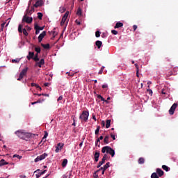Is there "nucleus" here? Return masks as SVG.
<instances>
[{
    "label": "nucleus",
    "mask_w": 178,
    "mask_h": 178,
    "mask_svg": "<svg viewBox=\"0 0 178 178\" xmlns=\"http://www.w3.org/2000/svg\"><path fill=\"white\" fill-rule=\"evenodd\" d=\"M62 99H63V97L60 96V97L58 98L57 101H58V102L62 101Z\"/></svg>",
    "instance_id": "3c124183"
},
{
    "label": "nucleus",
    "mask_w": 178,
    "mask_h": 178,
    "mask_svg": "<svg viewBox=\"0 0 178 178\" xmlns=\"http://www.w3.org/2000/svg\"><path fill=\"white\" fill-rule=\"evenodd\" d=\"M67 19V18L63 17L62 20L60 22V26H63V24H65Z\"/></svg>",
    "instance_id": "bb28decb"
},
{
    "label": "nucleus",
    "mask_w": 178,
    "mask_h": 178,
    "mask_svg": "<svg viewBox=\"0 0 178 178\" xmlns=\"http://www.w3.org/2000/svg\"><path fill=\"white\" fill-rule=\"evenodd\" d=\"M161 94H163V95H166V91L165 90V89H163L162 90H161Z\"/></svg>",
    "instance_id": "603ef678"
},
{
    "label": "nucleus",
    "mask_w": 178,
    "mask_h": 178,
    "mask_svg": "<svg viewBox=\"0 0 178 178\" xmlns=\"http://www.w3.org/2000/svg\"><path fill=\"white\" fill-rule=\"evenodd\" d=\"M97 173H98V172H97V171L95 172L94 175H93L94 178H98V175Z\"/></svg>",
    "instance_id": "a18cd8bd"
},
{
    "label": "nucleus",
    "mask_w": 178,
    "mask_h": 178,
    "mask_svg": "<svg viewBox=\"0 0 178 178\" xmlns=\"http://www.w3.org/2000/svg\"><path fill=\"white\" fill-rule=\"evenodd\" d=\"M95 45L97 47V48L99 49V48H101V47L102 46V42L99 41V40H97L95 42Z\"/></svg>",
    "instance_id": "f3484780"
},
{
    "label": "nucleus",
    "mask_w": 178,
    "mask_h": 178,
    "mask_svg": "<svg viewBox=\"0 0 178 178\" xmlns=\"http://www.w3.org/2000/svg\"><path fill=\"white\" fill-rule=\"evenodd\" d=\"M34 58V52L29 51V55L26 56L28 60H31Z\"/></svg>",
    "instance_id": "f8f14e48"
},
{
    "label": "nucleus",
    "mask_w": 178,
    "mask_h": 178,
    "mask_svg": "<svg viewBox=\"0 0 178 178\" xmlns=\"http://www.w3.org/2000/svg\"><path fill=\"white\" fill-rule=\"evenodd\" d=\"M100 152L98 150H96L94 154V157H95V162H98V161H99V155H100Z\"/></svg>",
    "instance_id": "6e6552de"
},
{
    "label": "nucleus",
    "mask_w": 178,
    "mask_h": 178,
    "mask_svg": "<svg viewBox=\"0 0 178 178\" xmlns=\"http://www.w3.org/2000/svg\"><path fill=\"white\" fill-rule=\"evenodd\" d=\"M66 165H67V159H65L62 162V166L66 168Z\"/></svg>",
    "instance_id": "412c9836"
},
{
    "label": "nucleus",
    "mask_w": 178,
    "mask_h": 178,
    "mask_svg": "<svg viewBox=\"0 0 178 178\" xmlns=\"http://www.w3.org/2000/svg\"><path fill=\"white\" fill-rule=\"evenodd\" d=\"M46 156H48V154L44 153L40 156H38L36 159H35V162H40V161H42L45 159Z\"/></svg>",
    "instance_id": "39448f33"
},
{
    "label": "nucleus",
    "mask_w": 178,
    "mask_h": 178,
    "mask_svg": "<svg viewBox=\"0 0 178 178\" xmlns=\"http://www.w3.org/2000/svg\"><path fill=\"white\" fill-rule=\"evenodd\" d=\"M25 27H26L27 31H31V27H30V26H26Z\"/></svg>",
    "instance_id": "49530a36"
},
{
    "label": "nucleus",
    "mask_w": 178,
    "mask_h": 178,
    "mask_svg": "<svg viewBox=\"0 0 178 178\" xmlns=\"http://www.w3.org/2000/svg\"><path fill=\"white\" fill-rule=\"evenodd\" d=\"M4 165H9V163L6 162L5 159H1L0 161V166H3Z\"/></svg>",
    "instance_id": "a211bd4d"
},
{
    "label": "nucleus",
    "mask_w": 178,
    "mask_h": 178,
    "mask_svg": "<svg viewBox=\"0 0 178 178\" xmlns=\"http://www.w3.org/2000/svg\"><path fill=\"white\" fill-rule=\"evenodd\" d=\"M31 87H35L38 90H40V91H41V90H42L41 86H38L35 83H31Z\"/></svg>",
    "instance_id": "dca6fc26"
},
{
    "label": "nucleus",
    "mask_w": 178,
    "mask_h": 178,
    "mask_svg": "<svg viewBox=\"0 0 178 178\" xmlns=\"http://www.w3.org/2000/svg\"><path fill=\"white\" fill-rule=\"evenodd\" d=\"M35 27H36L37 29H38L39 31H42V30H44V26H38V24H35Z\"/></svg>",
    "instance_id": "7c9ffc66"
},
{
    "label": "nucleus",
    "mask_w": 178,
    "mask_h": 178,
    "mask_svg": "<svg viewBox=\"0 0 178 178\" xmlns=\"http://www.w3.org/2000/svg\"><path fill=\"white\" fill-rule=\"evenodd\" d=\"M120 27H123V23L118 22L115 24L114 29H120Z\"/></svg>",
    "instance_id": "2eb2a0df"
},
{
    "label": "nucleus",
    "mask_w": 178,
    "mask_h": 178,
    "mask_svg": "<svg viewBox=\"0 0 178 178\" xmlns=\"http://www.w3.org/2000/svg\"><path fill=\"white\" fill-rule=\"evenodd\" d=\"M23 27V24H19L18 26V32L19 33H23V29H22Z\"/></svg>",
    "instance_id": "cd10ccee"
},
{
    "label": "nucleus",
    "mask_w": 178,
    "mask_h": 178,
    "mask_svg": "<svg viewBox=\"0 0 178 178\" xmlns=\"http://www.w3.org/2000/svg\"><path fill=\"white\" fill-rule=\"evenodd\" d=\"M111 33H112V34H113L114 35H117V34H118V31H116V30H112V31H111Z\"/></svg>",
    "instance_id": "79ce46f5"
},
{
    "label": "nucleus",
    "mask_w": 178,
    "mask_h": 178,
    "mask_svg": "<svg viewBox=\"0 0 178 178\" xmlns=\"http://www.w3.org/2000/svg\"><path fill=\"white\" fill-rule=\"evenodd\" d=\"M47 35V31H44L42 33H40L38 36V42H41L42 41L44 37Z\"/></svg>",
    "instance_id": "1a4fd4ad"
},
{
    "label": "nucleus",
    "mask_w": 178,
    "mask_h": 178,
    "mask_svg": "<svg viewBox=\"0 0 178 178\" xmlns=\"http://www.w3.org/2000/svg\"><path fill=\"white\" fill-rule=\"evenodd\" d=\"M34 29L35 30V34L36 35L40 34V31H39L38 28H37L35 26H34Z\"/></svg>",
    "instance_id": "ea45409f"
},
{
    "label": "nucleus",
    "mask_w": 178,
    "mask_h": 178,
    "mask_svg": "<svg viewBox=\"0 0 178 178\" xmlns=\"http://www.w3.org/2000/svg\"><path fill=\"white\" fill-rule=\"evenodd\" d=\"M41 46L42 47V48H44V49H49V44H41Z\"/></svg>",
    "instance_id": "4be33fe9"
},
{
    "label": "nucleus",
    "mask_w": 178,
    "mask_h": 178,
    "mask_svg": "<svg viewBox=\"0 0 178 178\" xmlns=\"http://www.w3.org/2000/svg\"><path fill=\"white\" fill-rule=\"evenodd\" d=\"M44 87H48L49 86V83H44Z\"/></svg>",
    "instance_id": "0e129e2a"
},
{
    "label": "nucleus",
    "mask_w": 178,
    "mask_h": 178,
    "mask_svg": "<svg viewBox=\"0 0 178 178\" xmlns=\"http://www.w3.org/2000/svg\"><path fill=\"white\" fill-rule=\"evenodd\" d=\"M67 16H69V11H67L63 17H65V19H67Z\"/></svg>",
    "instance_id": "37998d69"
},
{
    "label": "nucleus",
    "mask_w": 178,
    "mask_h": 178,
    "mask_svg": "<svg viewBox=\"0 0 178 178\" xmlns=\"http://www.w3.org/2000/svg\"><path fill=\"white\" fill-rule=\"evenodd\" d=\"M5 24H6V22H3V24H1L2 29L5 27Z\"/></svg>",
    "instance_id": "e2e57ef3"
},
{
    "label": "nucleus",
    "mask_w": 178,
    "mask_h": 178,
    "mask_svg": "<svg viewBox=\"0 0 178 178\" xmlns=\"http://www.w3.org/2000/svg\"><path fill=\"white\" fill-rule=\"evenodd\" d=\"M156 173L159 175V177H162V176L164 175L163 170H162L161 168L156 169Z\"/></svg>",
    "instance_id": "ddd939ff"
},
{
    "label": "nucleus",
    "mask_w": 178,
    "mask_h": 178,
    "mask_svg": "<svg viewBox=\"0 0 178 178\" xmlns=\"http://www.w3.org/2000/svg\"><path fill=\"white\" fill-rule=\"evenodd\" d=\"M76 15L78 16H81V8H78L77 12H76Z\"/></svg>",
    "instance_id": "58836bf2"
},
{
    "label": "nucleus",
    "mask_w": 178,
    "mask_h": 178,
    "mask_svg": "<svg viewBox=\"0 0 178 178\" xmlns=\"http://www.w3.org/2000/svg\"><path fill=\"white\" fill-rule=\"evenodd\" d=\"M162 169H163V170H165V172H169V170H170V168L165 165H162Z\"/></svg>",
    "instance_id": "aec40b11"
},
{
    "label": "nucleus",
    "mask_w": 178,
    "mask_h": 178,
    "mask_svg": "<svg viewBox=\"0 0 178 178\" xmlns=\"http://www.w3.org/2000/svg\"><path fill=\"white\" fill-rule=\"evenodd\" d=\"M35 52H37L38 54H40L41 53V47H38L35 48Z\"/></svg>",
    "instance_id": "473e14b6"
},
{
    "label": "nucleus",
    "mask_w": 178,
    "mask_h": 178,
    "mask_svg": "<svg viewBox=\"0 0 178 178\" xmlns=\"http://www.w3.org/2000/svg\"><path fill=\"white\" fill-rule=\"evenodd\" d=\"M100 129H101V127H99V126H97V129H96V130H95V136H98V134H99V130H100Z\"/></svg>",
    "instance_id": "393cba45"
},
{
    "label": "nucleus",
    "mask_w": 178,
    "mask_h": 178,
    "mask_svg": "<svg viewBox=\"0 0 178 178\" xmlns=\"http://www.w3.org/2000/svg\"><path fill=\"white\" fill-rule=\"evenodd\" d=\"M19 177L20 178H26V175H20Z\"/></svg>",
    "instance_id": "774afa93"
},
{
    "label": "nucleus",
    "mask_w": 178,
    "mask_h": 178,
    "mask_svg": "<svg viewBox=\"0 0 178 178\" xmlns=\"http://www.w3.org/2000/svg\"><path fill=\"white\" fill-rule=\"evenodd\" d=\"M13 158H17L18 159H22V156L18 154H14Z\"/></svg>",
    "instance_id": "4c0bfd02"
},
{
    "label": "nucleus",
    "mask_w": 178,
    "mask_h": 178,
    "mask_svg": "<svg viewBox=\"0 0 178 178\" xmlns=\"http://www.w3.org/2000/svg\"><path fill=\"white\" fill-rule=\"evenodd\" d=\"M104 69H105V66H102L100 69V70L99 71L98 74H102V73H104Z\"/></svg>",
    "instance_id": "c9c22d12"
},
{
    "label": "nucleus",
    "mask_w": 178,
    "mask_h": 178,
    "mask_svg": "<svg viewBox=\"0 0 178 178\" xmlns=\"http://www.w3.org/2000/svg\"><path fill=\"white\" fill-rule=\"evenodd\" d=\"M106 129H109V127H111V120H106Z\"/></svg>",
    "instance_id": "b1692460"
},
{
    "label": "nucleus",
    "mask_w": 178,
    "mask_h": 178,
    "mask_svg": "<svg viewBox=\"0 0 178 178\" xmlns=\"http://www.w3.org/2000/svg\"><path fill=\"white\" fill-rule=\"evenodd\" d=\"M22 79H23V76H21V75H19V76L18 79H17V81H20L22 80Z\"/></svg>",
    "instance_id": "6e6d98bb"
},
{
    "label": "nucleus",
    "mask_w": 178,
    "mask_h": 178,
    "mask_svg": "<svg viewBox=\"0 0 178 178\" xmlns=\"http://www.w3.org/2000/svg\"><path fill=\"white\" fill-rule=\"evenodd\" d=\"M62 148H63V145H62V143H58L57 146L56 147L55 152H59Z\"/></svg>",
    "instance_id": "9b49d317"
},
{
    "label": "nucleus",
    "mask_w": 178,
    "mask_h": 178,
    "mask_svg": "<svg viewBox=\"0 0 178 178\" xmlns=\"http://www.w3.org/2000/svg\"><path fill=\"white\" fill-rule=\"evenodd\" d=\"M55 35H56V32L55 31H53V38H55Z\"/></svg>",
    "instance_id": "680f3d73"
},
{
    "label": "nucleus",
    "mask_w": 178,
    "mask_h": 178,
    "mask_svg": "<svg viewBox=\"0 0 178 178\" xmlns=\"http://www.w3.org/2000/svg\"><path fill=\"white\" fill-rule=\"evenodd\" d=\"M104 144H109V136H106L104 138Z\"/></svg>",
    "instance_id": "6ab92c4d"
},
{
    "label": "nucleus",
    "mask_w": 178,
    "mask_h": 178,
    "mask_svg": "<svg viewBox=\"0 0 178 178\" xmlns=\"http://www.w3.org/2000/svg\"><path fill=\"white\" fill-rule=\"evenodd\" d=\"M97 98L99 99H101V101H105V99L103 97H102L101 95H98Z\"/></svg>",
    "instance_id": "a19ab883"
},
{
    "label": "nucleus",
    "mask_w": 178,
    "mask_h": 178,
    "mask_svg": "<svg viewBox=\"0 0 178 178\" xmlns=\"http://www.w3.org/2000/svg\"><path fill=\"white\" fill-rule=\"evenodd\" d=\"M22 33L24 35H25V37H27V35H29V33H27V30L26 29H22Z\"/></svg>",
    "instance_id": "c756f323"
},
{
    "label": "nucleus",
    "mask_w": 178,
    "mask_h": 178,
    "mask_svg": "<svg viewBox=\"0 0 178 178\" xmlns=\"http://www.w3.org/2000/svg\"><path fill=\"white\" fill-rule=\"evenodd\" d=\"M144 162H145V160L144 159V158H143V157L139 158L138 163L140 165H143V163H144Z\"/></svg>",
    "instance_id": "5701e85b"
},
{
    "label": "nucleus",
    "mask_w": 178,
    "mask_h": 178,
    "mask_svg": "<svg viewBox=\"0 0 178 178\" xmlns=\"http://www.w3.org/2000/svg\"><path fill=\"white\" fill-rule=\"evenodd\" d=\"M22 23H27L28 24L33 23V17H30L27 16V14H25L22 18Z\"/></svg>",
    "instance_id": "20e7f679"
},
{
    "label": "nucleus",
    "mask_w": 178,
    "mask_h": 178,
    "mask_svg": "<svg viewBox=\"0 0 178 178\" xmlns=\"http://www.w3.org/2000/svg\"><path fill=\"white\" fill-rule=\"evenodd\" d=\"M33 60H34V62H38V60H40V58H38V56H33V58H32Z\"/></svg>",
    "instance_id": "e433bc0d"
},
{
    "label": "nucleus",
    "mask_w": 178,
    "mask_h": 178,
    "mask_svg": "<svg viewBox=\"0 0 178 178\" xmlns=\"http://www.w3.org/2000/svg\"><path fill=\"white\" fill-rule=\"evenodd\" d=\"M92 119H93V120L97 122V118L95 117V115H92Z\"/></svg>",
    "instance_id": "052dcab7"
},
{
    "label": "nucleus",
    "mask_w": 178,
    "mask_h": 178,
    "mask_svg": "<svg viewBox=\"0 0 178 178\" xmlns=\"http://www.w3.org/2000/svg\"><path fill=\"white\" fill-rule=\"evenodd\" d=\"M102 154H105V152H106V154H109L110 155H111L112 158L115 156V150L109 146L103 147L102 149Z\"/></svg>",
    "instance_id": "f03ea898"
},
{
    "label": "nucleus",
    "mask_w": 178,
    "mask_h": 178,
    "mask_svg": "<svg viewBox=\"0 0 178 178\" xmlns=\"http://www.w3.org/2000/svg\"><path fill=\"white\" fill-rule=\"evenodd\" d=\"M111 137L113 138V140H116V138L115 137V135L113 134H111Z\"/></svg>",
    "instance_id": "8fccbe9b"
},
{
    "label": "nucleus",
    "mask_w": 178,
    "mask_h": 178,
    "mask_svg": "<svg viewBox=\"0 0 178 178\" xmlns=\"http://www.w3.org/2000/svg\"><path fill=\"white\" fill-rule=\"evenodd\" d=\"M151 178H159V176H158V174H156V172H153L151 175Z\"/></svg>",
    "instance_id": "c85d7f7f"
},
{
    "label": "nucleus",
    "mask_w": 178,
    "mask_h": 178,
    "mask_svg": "<svg viewBox=\"0 0 178 178\" xmlns=\"http://www.w3.org/2000/svg\"><path fill=\"white\" fill-rule=\"evenodd\" d=\"M15 134L16 136H17V137H19V138H21L22 140H26V141H27V140L31 137V134L24 132L22 130L16 131Z\"/></svg>",
    "instance_id": "f257e3e1"
},
{
    "label": "nucleus",
    "mask_w": 178,
    "mask_h": 178,
    "mask_svg": "<svg viewBox=\"0 0 178 178\" xmlns=\"http://www.w3.org/2000/svg\"><path fill=\"white\" fill-rule=\"evenodd\" d=\"M176 108H177V103H174L169 110L170 115H174Z\"/></svg>",
    "instance_id": "423d86ee"
},
{
    "label": "nucleus",
    "mask_w": 178,
    "mask_h": 178,
    "mask_svg": "<svg viewBox=\"0 0 178 178\" xmlns=\"http://www.w3.org/2000/svg\"><path fill=\"white\" fill-rule=\"evenodd\" d=\"M135 67H136V70H138V72H139V69H138V64H135Z\"/></svg>",
    "instance_id": "4d7b16f0"
},
{
    "label": "nucleus",
    "mask_w": 178,
    "mask_h": 178,
    "mask_svg": "<svg viewBox=\"0 0 178 178\" xmlns=\"http://www.w3.org/2000/svg\"><path fill=\"white\" fill-rule=\"evenodd\" d=\"M19 62H20V59H19V58L12 60L13 63H19Z\"/></svg>",
    "instance_id": "f704fd0d"
},
{
    "label": "nucleus",
    "mask_w": 178,
    "mask_h": 178,
    "mask_svg": "<svg viewBox=\"0 0 178 178\" xmlns=\"http://www.w3.org/2000/svg\"><path fill=\"white\" fill-rule=\"evenodd\" d=\"M103 159L106 161V160L108 159V154H104V155L103 156Z\"/></svg>",
    "instance_id": "09e8293b"
},
{
    "label": "nucleus",
    "mask_w": 178,
    "mask_h": 178,
    "mask_svg": "<svg viewBox=\"0 0 178 178\" xmlns=\"http://www.w3.org/2000/svg\"><path fill=\"white\" fill-rule=\"evenodd\" d=\"M88 116H90V113L88 111H83L79 116V119L81 120V123H86L88 120Z\"/></svg>",
    "instance_id": "7ed1b4c3"
},
{
    "label": "nucleus",
    "mask_w": 178,
    "mask_h": 178,
    "mask_svg": "<svg viewBox=\"0 0 178 178\" xmlns=\"http://www.w3.org/2000/svg\"><path fill=\"white\" fill-rule=\"evenodd\" d=\"M102 125L104 127L105 126V121H102Z\"/></svg>",
    "instance_id": "338daca9"
},
{
    "label": "nucleus",
    "mask_w": 178,
    "mask_h": 178,
    "mask_svg": "<svg viewBox=\"0 0 178 178\" xmlns=\"http://www.w3.org/2000/svg\"><path fill=\"white\" fill-rule=\"evenodd\" d=\"M102 88H108V84L102 85Z\"/></svg>",
    "instance_id": "5fc2aeb1"
},
{
    "label": "nucleus",
    "mask_w": 178,
    "mask_h": 178,
    "mask_svg": "<svg viewBox=\"0 0 178 178\" xmlns=\"http://www.w3.org/2000/svg\"><path fill=\"white\" fill-rule=\"evenodd\" d=\"M44 65H45V60H44V58L40 59V61H37L35 64V66L37 67L38 66V67H42V66H44Z\"/></svg>",
    "instance_id": "0eeeda50"
},
{
    "label": "nucleus",
    "mask_w": 178,
    "mask_h": 178,
    "mask_svg": "<svg viewBox=\"0 0 178 178\" xmlns=\"http://www.w3.org/2000/svg\"><path fill=\"white\" fill-rule=\"evenodd\" d=\"M100 166H102V164L99 162V163H98L97 168H99Z\"/></svg>",
    "instance_id": "69168bd1"
},
{
    "label": "nucleus",
    "mask_w": 178,
    "mask_h": 178,
    "mask_svg": "<svg viewBox=\"0 0 178 178\" xmlns=\"http://www.w3.org/2000/svg\"><path fill=\"white\" fill-rule=\"evenodd\" d=\"M42 6V1L41 0L36 1L35 3L33 5L35 8H38Z\"/></svg>",
    "instance_id": "4468645a"
},
{
    "label": "nucleus",
    "mask_w": 178,
    "mask_h": 178,
    "mask_svg": "<svg viewBox=\"0 0 178 178\" xmlns=\"http://www.w3.org/2000/svg\"><path fill=\"white\" fill-rule=\"evenodd\" d=\"M27 70H29V67H25L22 70V72L19 74V76H22V77H24L27 74Z\"/></svg>",
    "instance_id": "9d476101"
},
{
    "label": "nucleus",
    "mask_w": 178,
    "mask_h": 178,
    "mask_svg": "<svg viewBox=\"0 0 178 178\" xmlns=\"http://www.w3.org/2000/svg\"><path fill=\"white\" fill-rule=\"evenodd\" d=\"M44 137H43V138H47V137H48V132H47V131H44Z\"/></svg>",
    "instance_id": "de8ad7c7"
},
{
    "label": "nucleus",
    "mask_w": 178,
    "mask_h": 178,
    "mask_svg": "<svg viewBox=\"0 0 178 178\" xmlns=\"http://www.w3.org/2000/svg\"><path fill=\"white\" fill-rule=\"evenodd\" d=\"M147 92H149V95L152 96V90L151 89H147Z\"/></svg>",
    "instance_id": "c03bdc74"
},
{
    "label": "nucleus",
    "mask_w": 178,
    "mask_h": 178,
    "mask_svg": "<svg viewBox=\"0 0 178 178\" xmlns=\"http://www.w3.org/2000/svg\"><path fill=\"white\" fill-rule=\"evenodd\" d=\"M73 122L72 126H76V120L74 118H73Z\"/></svg>",
    "instance_id": "13d9d810"
},
{
    "label": "nucleus",
    "mask_w": 178,
    "mask_h": 178,
    "mask_svg": "<svg viewBox=\"0 0 178 178\" xmlns=\"http://www.w3.org/2000/svg\"><path fill=\"white\" fill-rule=\"evenodd\" d=\"M133 29H134V31H136L137 30V25H134Z\"/></svg>",
    "instance_id": "864d4df0"
},
{
    "label": "nucleus",
    "mask_w": 178,
    "mask_h": 178,
    "mask_svg": "<svg viewBox=\"0 0 178 178\" xmlns=\"http://www.w3.org/2000/svg\"><path fill=\"white\" fill-rule=\"evenodd\" d=\"M42 13H38V18L39 19V20H42Z\"/></svg>",
    "instance_id": "2f4dec72"
},
{
    "label": "nucleus",
    "mask_w": 178,
    "mask_h": 178,
    "mask_svg": "<svg viewBox=\"0 0 178 178\" xmlns=\"http://www.w3.org/2000/svg\"><path fill=\"white\" fill-rule=\"evenodd\" d=\"M95 37H97V38H99V37H101V32H99V31H97L95 32Z\"/></svg>",
    "instance_id": "72a5a7b5"
},
{
    "label": "nucleus",
    "mask_w": 178,
    "mask_h": 178,
    "mask_svg": "<svg viewBox=\"0 0 178 178\" xmlns=\"http://www.w3.org/2000/svg\"><path fill=\"white\" fill-rule=\"evenodd\" d=\"M101 170H104V167H101L97 172H101Z\"/></svg>",
    "instance_id": "bf43d9fd"
},
{
    "label": "nucleus",
    "mask_w": 178,
    "mask_h": 178,
    "mask_svg": "<svg viewBox=\"0 0 178 178\" xmlns=\"http://www.w3.org/2000/svg\"><path fill=\"white\" fill-rule=\"evenodd\" d=\"M111 163L107 162L104 165V170H106V169H108V168H109L111 165Z\"/></svg>",
    "instance_id": "a878e982"
}]
</instances>
